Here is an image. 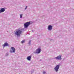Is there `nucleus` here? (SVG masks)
Wrapping results in <instances>:
<instances>
[{"mask_svg": "<svg viewBox=\"0 0 74 74\" xmlns=\"http://www.w3.org/2000/svg\"><path fill=\"white\" fill-rule=\"evenodd\" d=\"M27 6H26L25 7V10H26V9H27Z\"/></svg>", "mask_w": 74, "mask_h": 74, "instance_id": "nucleus-14", "label": "nucleus"}, {"mask_svg": "<svg viewBox=\"0 0 74 74\" xmlns=\"http://www.w3.org/2000/svg\"><path fill=\"white\" fill-rule=\"evenodd\" d=\"M30 24V22H27L26 23L24 24V27L25 28H27L29 26Z\"/></svg>", "mask_w": 74, "mask_h": 74, "instance_id": "nucleus-2", "label": "nucleus"}, {"mask_svg": "<svg viewBox=\"0 0 74 74\" xmlns=\"http://www.w3.org/2000/svg\"><path fill=\"white\" fill-rule=\"evenodd\" d=\"M11 49L12 51L11 50H10V52L11 53H12V52H13V53H15V48H14V47H11Z\"/></svg>", "mask_w": 74, "mask_h": 74, "instance_id": "nucleus-3", "label": "nucleus"}, {"mask_svg": "<svg viewBox=\"0 0 74 74\" xmlns=\"http://www.w3.org/2000/svg\"><path fill=\"white\" fill-rule=\"evenodd\" d=\"M21 43H22L23 44V43H24V42H25V40H23V41H22L21 42Z\"/></svg>", "mask_w": 74, "mask_h": 74, "instance_id": "nucleus-12", "label": "nucleus"}, {"mask_svg": "<svg viewBox=\"0 0 74 74\" xmlns=\"http://www.w3.org/2000/svg\"><path fill=\"white\" fill-rule=\"evenodd\" d=\"M22 33V30L21 29H18L15 33V34L18 36H20V35Z\"/></svg>", "mask_w": 74, "mask_h": 74, "instance_id": "nucleus-1", "label": "nucleus"}, {"mask_svg": "<svg viewBox=\"0 0 74 74\" xmlns=\"http://www.w3.org/2000/svg\"><path fill=\"white\" fill-rule=\"evenodd\" d=\"M30 42H31V41L30 40L29 42V44H30Z\"/></svg>", "mask_w": 74, "mask_h": 74, "instance_id": "nucleus-13", "label": "nucleus"}, {"mask_svg": "<svg viewBox=\"0 0 74 74\" xmlns=\"http://www.w3.org/2000/svg\"><path fill=\"white\" fill-rule=\"evenodd\" d=\"M4 11H5V9L4 8H2L0 10L1 12H3Z\"/></svg>", "mask_w": 74, "mask_h": 74, "instance_id": "nucleus-9", "label": "nucleus"}, {"mask_svg": "<svg viewBox=\"0 0 74 74\" xmlns=\"http://www.w3.org/2000/svg\"><path fill=\"white\" fill-rule=\"evenodd\" d=\"M45 73H46L45 72V71H44L43 72V73L45 74Z\"/></svg>", "mask_w": 74, "mask_h": 74, "instance_id": "nucleus-15", "label": "nucleus"}, {"mask_svg": "<svg viewBox=\"0 0 74 74\" xmlns=\"http://www.w3.org/2000/svg\"><path fill=\"white\" fill-rule=\"evenodd\" d=\"M61 57H62V56H59L58 57H56V59L57 60L58 59V60H61V59H62Z\"/></svg>", "mask_w": 74, "mask_h": 74, "instance_id": "nucleus-6", "label": "nucleus"}, {"mask_svg": "<svg viewBox=\"0 0 74 74\" xmlns=\"http://www.w3.org/2000/svg\"><path fill=\"white\" fill-rule=\"evenodd\" d=\"M59 66L58 65H57L54 68L55 70L57 72L58 71V69H59Z\"/></svg>", "mask_w": 74, "mask_h": 74, "instance_id": "nucleus-5", "label": "nucleus"}, {"mask_svg": "<svg viewBox=\"0 0 74 74\" xmlns=\"http://www.w3.org/2000/svg\"><path fill=\"white\" fill-rule=\"evenodd\" d=\"M32 56H29L27 57V59L28 60H30Z\"/></svg>", "mask_w": 74, "mask_h": 74, "instance_id": "nucleus-10", "label": "nucleus"}, {"mask_svg": "<svg viewBox=\"0 0 74 74\" xmlns=\"http://www.w3.org/2000/svg\"><path fill=\"white\" fill-rule=\"evenodd\" d=\"M23 15V14H20V18H22V15Z\"/></svg>", "mask_w": 74, "mask_h": 74, "instance_id": "nucleus-11", "label": "nucleus"}, {"mask_svg": "<svg viewBox=\"0 0 74 74\" xmlns=\"http://www.w3.org/2000/svg\"><path fill=\"white\" fill-rule=\"evenodd\" d=\"M9 45H8V43L7 42L5 43L3 45V46L4 47L7 46H9Z\"/></svg>", "mask_w": 74, "mask_h": 74, "instance_id": "nucleus-8", "label": "nucleus"}, {"mask_svg": "<svg viewBox=\"0 0 74 74\" xmlns=\"http://www.w3.org/2000/svg\"><path fill=\"white\" fill-rule=\"evenodd\" d=\"M40 52L41 49H40V48L38 49H37L36 50V53H40Z\"/></svg>", "mask_w": 74, "mask_h": 74, "instance_id": "nucleus-4", "label": "nucleus"}, {"mask_svg": "<svg viewBox=\"0 0 74 74\" xmlns=\"http://www.w3.org/2000/svg\"><path fill=\"white\" fill-rule=\"evenodd\" d=\"M49 30H51L52 29V26L51 25H49L48 27Z\"/></svg>", "mask_w": 74, "mask_h": 74, "instance_id": "nucleus-7", "label": "nucleus"}]
</instances>
